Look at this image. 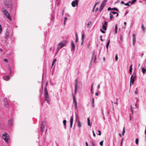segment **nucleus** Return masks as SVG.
I'll return each instance as SVG.
<instances>
[{"mask_svg":"<svg viewBox=\"0 0 146 146\" xmlns=\"http://www.w3.org/2000/svg\"><path fill=\"white\" fill-rule=\"evenodd\" d=\"M2 11L4 13V15H5V14H6L7 12V11L4 8H3L2 9Z\"/></svg>","mask_w":146,"mask_h":146,"instance_id":"dca6fc26","label":"nucleus"},{"mask_svg":"<svg viewBox=\"0 0 146 146\" xmlns=\"http://www.w3.org/2000/svg\"><path fill=\"white\" fill-rule=\"evenodd\" d=\"M92 23V22L91 21H90V22H89L88 24H87V27L88 28H89V25H90Z\"/></svg>","mask_w":146,"mask_h":146,"instance_id":"473e14b6","label":"nucleus"},{"mask_svg":"<svg viewBox=\"0 0 146 146\" xmlns=\"http://www.w3.org/2000/svg\"><path fill=\"white\" fill-rule=\"evenodd\" d=\"M45 123L44 122H42L40 127L41 131L42 132H43L44 131V125Z\"/></svg>","mask_w":146,"mask_h":146,"instance_id":"423d86ee","label":"nucleus"},{"mask_svg":"<svg viewBox=\"0 0 146 146\" xmlns=\"http://www.w3.org/2000/svg\"><path fill=\"white\" fill-rule=\"evenodd\" d=\"M78 38H76V40L75 41V42H77L78 41Z\"/></svg>","mask_w":146,"mask_h":146,"instance_id":"4d7b16f0","label":"nucleus"},{"mask_svg":"<svg viewBox=\"0 0 146 146\" xmlns=\"http://www.w3.org/2000/svg\"><path fill=\"white\" fill-rule=\"evenodd\" d=\"M112 8H111V7H109L108 8V11H110V10H112Z\"/></svg>","mask_w":146,"mask_h":146,"instance_id":"8fccbe9b","label":"nucleus"},{"mask_svg":"<svg viewBox=\"0 0 146 146\" xmlns=\"http://www.w3.org/2000/svg\"><path fill=\"white\" fill-rule=\"evenodd\" d=\"M125 132V127H124L123 129V132H122V134L123 135H124V134Z\"/></svg>","mask_w":146,"mask_h":146,"instance_id":"bb28decb","label":"nucleus"},{"mask_svg":"<svg viewBox=\"0 0 146 146\" xmlns=\"http://www.w3.org/2000/svg\"><path fill=\"white\" fill-rule=\"evenodd\" d=\"M98 3H99V2H96V3L95 4V5H94V8H93V12H94V9L95 8V7H96V5H97Z\"/></svg>","mask_w":146,"mask_h":146,"instance_id":"c85d7f7f","label":"nucleus"},{"mask_svg":"<svg viewBox=\"0 0 146 146\" xmlns=\"http://www.w3.org/2000/svg\"><path fill=\"white\" fill-rule=\"evenodd\" d=\"M103 141H101L100 142V145L101 146H102L103 145Z\"/></svg>","mask_w":146,"mask_h":146,"instance_id":"79ce46f5","label":"nucleus"},{"mask_svg":"<svg viewBox=\"0 0 146 146\" xmlns=\"http://www.w3.org/2000/svg\"><path fill=\"white\" fill-rule=\"evenodd\" d=\"M129 71L130 73H131L132 72V65H131L130 66Z\"/></svg>","mask_w":146,"mask_h":146,"instance_id":"cd10ccee","label":"nucleus"},{"mask_svg":"<svg viewBox=\"0 0 146 146\" xmlns=\"http://www.w3.org/2000/svg\"><path fill=\"white\" fill-rule=\"evenodd\" d=\"M95 95L96 96H98V92H96L95 93Z\"/></svg>","mask_w":146,"mask_h":146,"instance_id":"680f3d73","label":"nucleus"},{"mask_svg":"<svg viewBox=\"0 0 146 146\" xmlns=\"http://www.w3.org/2000/svg\"><path fill=\"white\" fill-rule=\"evenodd\" d=\"M112 10H116L117 11H119L118 10V9H117L116 8H112Z\"/></svg>","mask_w":146,"mask_h":146,"instance_id":"e433bc0d","label":"nucleus"},{"mask_svg":"<svg viewBox=\"0 0 146 146\" xmlns=\"http://www.w3.org/2000/svg\"><path fill=\"white\" fill-rule=\"evenodd\" d=\"M63 123H64V126H66V120H64L63 121Z\"/></svg>","mask_w":146,"mask_h":146,"instance_id":"72a5a7b5","label":"nucleus"},{"mask_svg":"<svg viewBox=\"0 0 146 146\" xmlns=\"http://www.w3.org/2000/svg\"><path fill=\"white\" fill-rule=\"evenodd\" d=\"M78 126L79 127H82V123L79 121H78Z\"/></svg>","mask_w":146,"mask_h":146,"instance_id":"f3484780","label":"nucleus"},{"mask_svg":"<svg viewBox=\"0 0 146 146\" xmlns=\"http://www.w3.org/2000/svg\"><path fill=\"white\" fill-rule=\"evenodd\" d=\"M142 71L143 74H145L146 72V70L145 68H142Z\"/></svg>","mask_w":146,"mask_h":146,"instance_id":"aec40b11","label":"nucleus"},{"mask_svg":"<svg viewBox=\"0 0 146 146\" xmlns=\"http://www.w3.org/2000/svg\"><path fill=\"white\" fill-rule=\"evenodd\" d=\"M118 58L117 57V54H116L115 56V60L116 61H117L118 60Z\"/></svg>","mask_w":146,"mask_h":146,"instance_id":"c9c22d12","label":"nucleus"},{"mask_svg":"<svg viewBox=\"0 0 146 146\" xmlns=\"http://www.w3.org/2000/svg\"><path fill=\"white\" fill-rule=\"evenodd\" d=\"M86 146H88V143L87 142H86Z\"/></svg>","mask_w":146,"mask_h":146,"instance_id":"338daca9","label":"nucleus"},{"mask_svg":"<svg viewBox=\"0 0 146 146\" xmlns=\"http://www.w3.org/2000/svg\"><path fill=\"white\" fill-rule=\"evenodd\" d=\"M85 37V35L84 34H83L82 35V45L83 42L84 41V38Z\"/></svg>","mask_w":146,"mask_h":146,"instance_id":"6ab92c4d","label":"nucleus"},{"mask_svg":"<svg viewBox=\"0 0 146 146\" xmlns=\"http://www.w3.org/2000/svg\"><path fill=\"white\" fill-rule=\"evenodd\" d=\"M56 59H54V60H53V61L52 62V67L53 65L56 62Z\"/></svg>","mask_w":146,"mask_h":146,"instance_id":"5701e85b","label":"nucleus"},{"mask_svg":"<svg viewBox=\"0 0 146 146\" xmlns=\"http://www.w3.org/2000/svg\"><path fill=\"white\" fill-rule=\"evenodd\" d=\"M110 40H108V42L107 43V44L106 45V47L107 49H108V46H109V44H110Z\"/></svg>","mask_w":146,"mask_h":146,"instance_id":"412c9836","label":"nucleus"},{"mask_svg":"<svg viewBox=\"0 0 146 146\" xmlns=\"http://www.w3.org/2000/svg\"><path fill=\"white\" fill-rule=\"evenodd\" d=\"M98 10V8L97 7L96 8L95 11L96 12Z\"/></svg>","mask_w":146,"mask_h":146,"instance_id":"69168bd1","label":"nucleus"},{"mask_svg":"<svg viewBox=\"0 0 146 146\" xmlns=\"http://www.w3.org/2000/svg\"><path fill=\"white\" fill-rule=\"evenodd\" d=\"M104 24L106 25H108V23H107V22L106 21L104 22Z\"/></svg>","mask_w":146,"mask_h":146,"instance_id":"603ef678","label":"nucleus"},{"mask_svg":"<svg viewBox=\"0 0 146 146\" xmlns=\"http://www.w3.org/2000/svg\"><path fill=\"white\" fill-rule=\"evenodd\" d=\"M3 78H4V79L5 80H6V81H8L10 77L9 76H4Z\"/></svg>","mask_w":146,"mask_h":146,"instance_id":"9b49d317","label":"nucleus"},{"mask_svg":"<svg viewBox=\"0 0 146 146\" xmlns=\"http://www.w3.org/2000/svg\"><path fill=\"white\" fill-rule=\"evenodd\" d=\"M135 78V77L133 75V74L131 76L130 78V86H131V83H132L133 84L134 83Z\"/></svg>","mask_w":146,"mask_h":146,"instance_id":"20e7f679","label":"nucleus"},{"mask_svg":"<svg viewBox=\"0 0 146 146\" xmlns=\"http://www.w3.org/2000/svg\"><path fill=\"white\" fill-rule=\"evenodd\" d=\"M100 31L101 32H102L103 33H105V32L102 29H100Z\"/></svg>","mask_w":146,"mask_h":146,"instance_id":"49530a36","label":"nucleus"},{"mask_svg":"<svg viewBox=\"0 0 146 146\" xmlns=\"http://www.w3.org/2000/svg\"><path fill=\"white\" fill-rule=\"evenodd\" d=\"M133 40L135 39V34H133L132 35Z\"/></svg>","mask_w":146,"mask_h":146,"instance_id":"58836bf2","label":"nucleus"},{"mask_svg":"<svg viewBox=\"0 0 146 146\" xmlns=\"http://www.w3.org/2000/svg\"><path fill=\"white\" fill-rule=\"evenodd\" d=\"M67 19V17H65L64 18V25H65Z\"/></svg>","mask_w":146,"mask_h":146,"instance_id":"7c9ffc66","label":"nucleus"},{"mask_svg":"<svg viewBox=\"0 0 146 146\" xmlns=\"http://www.w3.org/2000/svg\"><path fill=\"white\" fill-rule=\"evenodd\" d=\"M123 141V139H122L121 140V145L122 144V142Z\"/></svg>","mask_w":146,"mask_h":146,"instance_id":"bf43d9fd","label":"nucleus"},{"mask_svg":"<svg viewBox=\"0 0 146 146\" xmlns=\"http://www.w3.org/2000/svg\"><path fill=\"white\" fill-rule=\"evenodd\" d=\"M75 109H77V104H75Z\"/></svg>","mask_w":146,"mask_h":146,"instance_id":"09e8293b","label":"nucleus"},{"mask_svg":"<svg viewBox=\"0 0 146 146\" xmlns=\"http://www.w3.org/2000/svg\"><path fill=\"white\" fill-rule=\"evenodd\" d=\"M131 111L132 112V114H133V109L132 108V106H131Z\"/></svg>","mask_w":146,"mask_h":146,"instance_id":"a19ab883","label":"nucleus"},{"mask_svg":"<svg viewBox=\"0 0 146 146\" xmlns=\"http://www.w3.org/2000/svg\"><path fill=\"white\" fill-rule=\"evenodd\" d=\"M88 126H91L90 124V122L88 123Z\"/></svg>","mask_w":146,"mask_h":146,"instance_id":"e2e57ef3","label":"nucleus"},{"mask_svg":"<svg viewBox=\"0 0 146 146\" xmlns=\"http://www.w3.org/2000/svg\"><path fill=\"white\" fill-rule=\"evenodd\" d=\"M76 38H78L77 33H76Z\"/></svg>","mask_w":146,"mask_h":146,"instance_id":"3c124183","label":"nucleus"},{"mask_svg":"<svg viewBox=\"0 0 146 146\" xmlns=\"http://www.w3.org/2000/svg\"><path fill=\"white\" fill-rule=\"evenodd\" d=\"M94 54H95V52L94 51H93L92 52V56L91 57V62H92V61H93V58H94Z\"/></svg>","mask_w":146,"mask_h":146,"instance_id":"ddd939ff","label":"nucleus"},{"mask_svg":"<svg viewBox=\"0 0 146 146\" xmlns=\"http://www.w3.org/2000/svg\"><path fill=\"white\" fill-rule=\"evenodd\" d=\"M92 132H93V136H94V137H96V134H95V132H94V131H92Z\"/></svg>","mask_w":146,"mask_h":146,"instance_id":"de8ad7c7","label":"nucleus"},{"mask_svg":"<svg viewBox=\"0 0 146 146\" xmlns=\"http://www.w3.org/2000/svg\"><path fill=\"white\" fill-rule=\"evenodd\" d=\"M71 46L72 47V50H74V49L75 45L72 40L71 42Z\"/></svg>","mask_w":146,"mask_h":146,"instance_id":"f8f14e48","label":"nucleus"},{"mask_svg":"<svg viewBox=\"0 0 146 146\" xmlns=\"http://www.w3.org/2000/svg\"><path fill=\"white\" fill-rule=\"evenodd\" d=\"M5 106L6 107H7L8 106V103H7L6 104H5Z\"/></svg>","mask_w":146,"mask_h":146,"instance_id":"052dcab7","label":"nucleus"},{"mask_svg":"<svg viewBox=\"0 0 146 146\" xmlns=\"http://www.w3.org/2000/svg\"><path fill=\"white\" fill-rule=\"evenodd\" d=\"M87 121H88V123L90 122V119L88 118H87Z\"/></svg>","mask_w":146,"mask_h":146,"instance_id":"6e6d98bb","label":"nucleus"},{"mask_svg":"<svg viewBox=\"0 0 146 146\" xmlns=\"http://www.w3.org/2000/svg\"><path fill=\"white\" fill-rule=\"evenodd\" d=\"M73 116H71L70 117V127L71 128L72 127L73 121Z\"/></svg>","mask_w":146,"mask_h":146,"instance_id":"6e6552de","label":"nucleus"},{"mask_svg":"<svg viewBox=\"0 0 146 146\" xmlns=\"http://www.w3.org/2000/svg\"><path fill=\"white\" fill-rule=\"evenodd\" d=\"M2 26L1 25H0V34L1 33V32L2 31Z\"/></svg>","mask_w":146,"mask_h":146,"instance_id":"c03bdc74","label":"nucleus"},{"mask_svg":"<svg viewBox=\"0 0 146 146\" xmlns=\"http://www.w3.org/2000/svg\"><path fill=\"white\" fill-rule=\"evenodd\" d=\"M117 25H116L115 27V33H117Z\"/></svg>","mask_w":146,"mask_h":146,"instance_id":"a878e982","label":"nucleus"},{"mask_svg":"<svg viewBox=\"0 0 146 146\" xmlns=\"http://www.w3.org/2000/svg\"><path fill=\"white\" fill-rule=\"evenodd\" d=\"M44 94L45 95L44 97L46 100L47 101V102H49V95L46 87H45L44 89Z\"/></svg>","mask_w":146,"mask_h":146,"instance_id":"f257e3e1","label":"nucleus"},{"mask_svg":"<svg viewBox=\"0 0 146 146\" xmlns=\"http://www.w3.org/2000/svg\"><path fill=\"white\" fill-rule=\"evenodd\" d=\"M100 40L102 41H103V40L102 39V36H100Z\"/></svg>","mask_w":146,"mask_h":146,"instance_id":"5fc2aeb1","label":"nucleus"},{"mask_svg":"<svg viewBox=\"0 0 146 146\" xmlns=\"http://www.w3.org/2000/svg\"><path fill=\"white\" fill-rule=\"evenodd\" d=\"M104 7H102L101 6V5L100 8L99 9V11L100 12H101L102 11Z\"/></svg>","mask_w":146,"mask_h":146,"instance_id":"c756f323","label":"nucleus"},{"mask_svg":"<svg viewBox=\"0 0 146 146\" xmlns=\"http://www.w3.org/2000/svg\"><path fill=\"white\" fill-rule=\"evenodd\" d=\"M107 0H104L103 1L101 5L102 7H104L106 3Z\"/></svg>","mask_w":146,"mask_h":146,"instance_id":"1a4fd4ad","label":"nucleus"},{"mask_svg":"<svg viewBox=\"0 0 146 146\" xmlns=\"http://www.w3.org/2000/svg\"><path fill=\"white\" fill-rule=\"evenodd\" d=\"M4 61L5 62H8V60H7V59H4Z\"/></svg>","mask_w":146,"mask_h":146,"instance_id":"864d4df0","label":"nucleus"},{"mask_svg":"<svg viewBox=\"0 0 146 146\" xmlns=\"http://www.w3.org/2000/svg\"><path fill=\"white\" fill-rule=\"evenodd\" d=\"M77 86H76V85L75 86V90H74L75 93H76V91H77Z\"/></svg>","mask_w":146,"mask_h":146,"instance_id":"4c0bfd02","label":"nucleus"},{"mask_svg":"<svg viewBox=\"0 0 146 146\" xmlns=\"http://www.w3.org/2000/svg\"><path fill=\"white\" fill-rule=\"evenodd\" d=\"M5 15L10 21H11V19L10 16V14L7 11Z\"/></svg>","mask_w":146,"mask_h":146,"instance_id":"0eeeda50","label":"nucleus"},{"mask_svg":"<svg viewBox=\"0 0 146 146\" xmlns=\"http://www.w3.org/2000/svg\"><path fill=\"white\" fill-rule=\"evenodd\" d=\"M2 137L4 140L6 142L8 141V139L9 138V135L6 133H4L2 135Z\"/></svg>","mask_w":146,"mask_h":146,"instance_id":"7ed1b4c3","label":"nucleus"},{"mask_svg":"<svg viewBox=\"0 0 146 146\" xmlns=\"http://www.w3.org/2000/svg\"><path fill=\"white\" fill-rule=\"evenodd\" d=\"M111 14L112 13L113 14H117V15H116V17H117L118 16L119 14L117 12H115L114 11H111Z\"/></svg>","mask_w":146,"mask_h":146,"instance_id":"a211bd4d","label":"nucleus"},{"mask_svg":"<svg viewBox=\"0 0 146 146\" xmlns=\"http://www.w3.org/2000/svg\"><path fill=\"white\" fill-rule=\"evenodd\" d=\"M78 4V1L77 0H75L73 1L72 3V6L74 7H75L76 5H77Z\"/></svg>","mask_w":146,"mask_h":146,"instance_id":"39448f33","label":"nucleus"},{"mask_svg":"<svg viewBox=\"0 0 146 146\" xmlns=\"http://www.w3.org/2000/svg\"><path fill=\"white\" fill-rule=\"evenodd\" d=\"M92 104H94V98H92Z\"/></svg>","mask_w":146,"mask_h":146,"instance_id":"13d9d810","label":"nucleus"},{"mask_svg":"<svg viewBox=\"0 0 146 146\" xmlns=\"http://www.w3.org/2000/svg\"><path fill=\"white\" fill-rule=\"evenodd\" d=\"M48 84V82H47L46 83V85H45V87H46L47 86Z\"/></svg>","mask_w":146,"mask_h":146,"instance_id":"0e129e2a","label":"nucleus"},{"mask_svg":"<svg viewBox=\"0 0 146 146\" xmlns=\"http://www.w3.org/2000/svg\"><path fill=\"white\" fill-rule=\"evenodd\" d=\"M13 120L12 119H10L8 121V124L9 126H11L13 124Z\"/></svg>","mask_w":146,"mask_h":146,"instance_id":"9d476101","label":"nucleus"},{"mask_svg":"<svg viewBox=\"0 0 146 146\" xmlns=\"http://www.w3.org/2000/svg\"><path fill=\"white\" fill-rule=\"evenodd\" d=\"M78 80L77 79H76V82H75V85H76V86H77V85H78Z\"/></svg>","mask_w":146,"mask_h":146,"instance_id":"a18cd8bd","label":"nucleus"},{"mask_svg":"<svg viewBox=\"0 0 146 146\" xmlns=\"http://www.w3.org/2000/svg\"><path fill=\"white\" fill-rule=\"evenodd\" d=\"M73 96V103L75 104H77V102L76 101V100L75 97L74 95H72Z\"/></svg>","mask_w":146,"mask_h":146,"instance_id":"2eb2a0df","label":"nucleus"},{"mask_svg":"<svg viewBox=\"0 0 146 146\" xmlns=\"http://www.w3.org/2000/svg\"><path fill=\"white\" fill-rule=\"evenodd\" d=\"M66 43V41H62L60 42L57 46L59 50L61 49L65 46Z\"/></svg>","mask_w":146,"mask_h":146,"instance_id":"f03ea898","label":"nucleus"},{"mask_svg":"<svg viewBox=\"0 0 146 146\" xmlns=\"http://www.w3.org/2000/svg\"><path fill=\"white\" fill-rule=\"evenodd\" d=\"M135 93L136 95H137V91H135Z\"/></svg>","mask_w":146,"mask_h":146,"instance_id":"774afa93","label":"nucleus"},{"mask_svg":"<svg viewBox=\"0 0 146 146\" xmlns=\"http://www.w3.org/2000/svg\"><path fill=\"white\" fill-rule=\"evenodd\" d=\"M141 28L143 31H144L145 30V27L143 24H142Z\"/></svg>","mask_w":146,"mask_h":146,"instance_id":"393cba45","label":"nucleus"},{"mask_svg":"<svg viewBox=\"0 0 146 146\" xmlns=\"http://www.w3.org/2000/svg\"><path fill=\"white\" fill-rule=\"evenodd\" d=\"M9 33L8 32H6L5 35V38H8L9 36Z\"/></svg>","mask_w":146,"mask_h":146,"instance_id":"4468645a","label":"nucleus"},{"mask_svg":"<svg viewBox=\"0 0 146 146\" xmlns=\"http://www.w3.org/2000/svg\"><path fill=\"white\" fill-rule=\"evenodd\" d=\"M137 0H133L131 2V4L132 5L136 2Z\"/></svg>","mask_w":146,"mask_h":146,"instance_id":"ea45409f","label":"nucleus"},{"mask_svg":"<svg viewBox=\"0 0 146 146\" xmlns=\"http://www.w3.org/2000/svg\"><path fill=\"white\" fill-rule=\"evenodd\" d=\"M131 3V2L130 1H129L128 3H125V5L126 6H130V5L129 4V3Z\"/></svg>","mask_w":146,"mask_h":146,"instance_id":"f704fd0d","label":"nucleus"},{"mask_svg":"<svg viewBox=\"0 0 146 146\" xmlns=\"http://www.w3.org/2000/svg\"><path fill=\"white\" fill-rule=\"evenodd\" d=\"M102 29L104 30H106L107 29L106 27L104 25H103L102 26Z\"/></svg>","mask_w":146,"mask_h":146,"instance_id":"4be33fe9","label":"nucleus"},{"mask_svg":"<svg viewBox=\"0 0 146 146\" xmlns=\"http://www.w3.org/2000/svg\"><path fill=\"white\" fill-rule=\"evenodd\" d=\"M110 20H112V19L113 18V15H112V14L111 13H110Z\"/></svg>","mask_w":146,"mask_h":146,"instance_id":"b1692460","label":"nucleus"},{"mask_svg":"<svg viewBox=\"0 0 146 146\" xmlns=\"http://www.w3.org/2000/svg\"><path fill=\"white\" fill-rule=\"evenodd\" d=\"M139 139L138 138H137L135 140V143L137 144H138Z\"/></svg>","mask_w":146,"mask_h":146,"instance_id":"2f4dec72","label":"nucleus"},{"mask_svg":"<svg viewBox=\"0 0 146 146\" xmlns=\"http://www.w3.org/2000/svg\"><path fill=\"white\" fill-rule=\"evenodd\" d=\"M98 131L99 133L98 134H97V135H101V131L99 130H98Z\"/></svg>","mask_w":146,"mask_h":146,"instance_id":"37998d69","label":"nucleus"}]
</instances>
